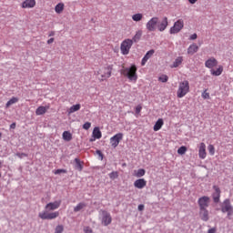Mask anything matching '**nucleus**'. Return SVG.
Segmentation results:
<instances>
[{"label":"nucleus","mask_w":233,"mask_h":233,"mask_svg":"<svg viewBox=\"0 0 233 233\" xmlns=\"http://www.w3.org/2000/svg\"><path fill=\"white\" fill-rule=\"evenodd\" d=\"M38 217L41 219H56V218H59V212L56 211L48 213V211H43L38 214Z\"/></svg>","instance_id":"nucleus-9"},{"label":"nucleus","mask_w":233,"mask_h":233,"mask_svg":"<svg viewBox=\"0 0 233 233\" xmlns=\"http://www.w3.org/2000/svg\"><path fill=\"white\" fill-rule=\"evenodd\" d=\"M133 45L134 44L132 39L124 40L120 46L121 54L123 56H128V54H130V49L132 48Z\"/></svg>","instance_id":"nucleus-4"},{"label":"nucleus","mask_w":233,"mask_h":233,"mask_svg":"<svg viewBox=\"0 0 233 233\" xmlns=\"http://www.w3.org/2000/svg\"><path fill=\"white\" fill-rule=\"evenodd\" d=\"M84 232L85 233H94V231L92 230V228L90 227L84 228Z\"/></svg>","instance_id":"nucleus-45"},{"label":"nucleus","mask_w":233,"mask_h":233,"mask_svg":"<svg viewBox=\"0 0 233 233\" xmlns=\"http://www.w3.org/2000/svg\"><path fill=\"white\" fill-rule=\"evenodd\" d=\"M19 101V98L13 96L11 99H9L7 101V103L5 104V108H10V106H12V105H15V103H17Z\"/></svg>","instance_id":"nucleus-28"},{"label":"nucleus","mask_w":233,"mask_h":233,"mask_svg":"<svg viewBox=\"0 0 233 233\" xmlns=\"http://www.w3.org/2000/svg\"><path fill=\"white\" fill-rule=\"evenodd\" d=\"M214 192L211 194V198L215 205H218L221 201V189L218 186H213Z\"/></svg>","instance_id":"nucleus-8"},{"label":"nucleus","mask_w":233,"mask_h":233,"mask_svg":"<svg viewBox=\"0 0 233 233\" xmlns=\"http://www.w3.org/2000/svg\"><path fill=\"white\" fill-rule=\"evenodd\" d=\"M168 26V18L167 16L163 17L162 20H157V28L158 32H165Z\"/></svg>","instance_id":"nucleus-13"},{"label":"nucleus","mask_w":233,"mask_h":233,"mask_svg":"<svg viewBox=\"0 0 233 233\" xmlns=\"http://www.w3.org/2000/svg\"><path fill=\"white\" fill-rule=\"evenodd\" d=\"M56 175H59V174H66V169H56L55 171Z\"/></svg>","instance_id":"nucleus-44"},{"label":"nucleus","mask_w":233,"mask_h":233,"mask_svg":"<svg viewBox=\"0 0 233 233\" xmlns=\"http://www.w3.org/2000/svg\"><path fill=\"white\" fill-rule=\"evenodd\" d=\"M141 35H143V31L141 30L137 31L136 35L133 36V39H131V41H133V43H139V40L141 39Z\"/></svg>","instance_id":"nucleus-27"},{"label":"nucleus","mask_w":233,"mask_h":233,"mask_svg":"<svg viewBox=\"0 0 233 233\" xmlns=\"http://www.w3.org/2000/svg\"><path fill=\"white\" fill-rule=\"evenodd\" d=\"M114 68L113 65H109L103 68V70L98 71V75H101L100 81H105L106 79H108L112 76V70Z\"/></svg>","instance_id":"nucleus-5"},{"label":"nucleus","mask_w":233,"mask_h":233,"mask_svg":"<svg viewBox=\"0 0 233 233\" xmlns=\"http://www.w3.org/2000/svg\"><path fill=\"white\" fill-rule=\"evenodd\" d=\"M1 176H2V175H1V173H0V177H1Z\"/></svg>","instance_id":"nucleus-58"},{"label":"nucleus","mask_w":233,"mask_h":233,"mask_svg":"<svg viewBox=\"0 0 233 233\" xmlns=\"http://www.w3.org/2000/svg\"><path fill=\"white\" fill-rule=\"evenodd\" d=\"M141 110H143V107L141 106H137L136 107V114H140L141 113Z\"/></svg>","instance_id":"nucleus-46"},{"label":"nucleus","mask_w":233,"mask_h":233,"mask_svg":"<svg viewBox=\"0 0 233 233\" xmlns=\"http://www.w3.org/2000/svg\"><path fill=\"white\" fill-rule=\"evenodd\" d=\"M190 39L194 41V39H198V34H193L190 35Z\"/></svg>","instance_id":"nucleus-48"},{"label":"nucleus","mask_w":233,"mask_h":233,"mask_svg":"<svg viewBox=\"0 0 233 233\" xmlns=\"http://www.w3.org/2000/svg\"><path fill=\"white\" fill-rule=\"evenodd\" d=\"M147 187V180L145 178H138L134 182V187L138 188L139 190Z\"/></svg>","instance_id":"nucleus-15"},{"label":"nucleus","mask_w":233,"mask_h":233,"mask_svg":"<svg viewBox=\"0 0 233 233\" xmlns=\"http://www.w3.org/2000/svg\"><path fill=\"white\" fill-rule=\"evenodd\" d=\"M158 17H152L146 25V28L148 32H156V26L157 27Z\"/></svg>","instance_id":"nucleus-10"},{"label":"nucleus","mask_w":233,"mask_h":233,"mask_svg":"<svg viewBox=\"0 0 233 233\" xmlns=\"http://www.w3.org/2000/svg\"><path fill=\"white\" fill-rule=\"evenodd\" d=\"M2 134L0 133V137H1Z\"/></svg>","instance_id":"nucleus-57"},{"label":"nucleus","mask_w":233,"mask_h":233,"mask_svg":"<svg viewBox=\"0 0 233 233\" xmlns=\"http://www.w3.org/2000/svg\"><path fill=\"white\" fill-rule=\"evenodd\" d=\"M177 154H179L180 156H183V155L187 154V147L181 146V147L177 149Z\"/></svg>","instance_id":"nucleus-36"},{"label":"nucleus","mask_w":233,"mask_h":233,"mask_svg":"<svg viewBox=\"0 0 233 233\" xmlns=\"http://www.w3.org/2000/svg\"><path fill=\"white\" fill-rule=\"evenodd\" d=\"M158 81H160L161 83H167V81H168V76L167 75H161L158 77Z\"/></svg>","instance_id":"nucleus-37"},{"label":"nucleus","mask_w":233,"mask_h":233,"mask_svg":"<svg viewBox=\"0 0 233 233\" xmlns=\"http://www.w3.org/2000/svg\"><path fill=\"white\" fill-rule=\"evenodd\" d=\"M198 205L199 207V209H204L209 207L210 205V198L208 196H203L198 198Z\"/></svg>","instance_id":"nucleus-12"},{"label":"nucleus","mask_w":233,"mask_h":233,"mask_svg":"<svg viewBox=\"0 0 233 233\" xmlns=\"http://www.w3.org/2000/svg\"><path fill=\"white\" fill-rule=\"evenodd\" d=\"M208 150L210 156H214V154H216V149L214 148V146H212V145H209L208 147Z\"/></svg>","instance_id":"nucleus-39"},{"label":"nucleus","mask_w":233,"mask_h":233,"mask_svg":"<svg viewBox=\"0 0 233 233\" xmlns=\"http://www.w3.org/2000/svg\"><path fill=\"white\" fill-rule=\"evenodd\" d=\"M183 63V56H177L173 64L170 66V68H177V66H180Z\"/></svg>","instance_id":"nucleus-23"},{"label":"nucleus","mask_w":233,"mask_h":233,"mask_svg":"<svg viewBox=\"0 0 233 233\" xmlns=\"http://www.w3.org/2000/svg\"><path fill=\"white\" fill-rule=\"evenodd\" d=\"M199 218L202 221H208L210 219V217L208 215V209L204 208V209H199Z\"/></svg>","instance_id":"nucleus-18"},{"label":"nucleus","mask_w":233,"mask_h":233,"mask_svg":"<svg viewBox=\"0 0 233 233\" xmlns=\"http://www.w3.org/2000/svg\"><path fill=\"white\" fill-rule=\"evenodd\" d=\"M92 136L95 139H101V137H103V134L101 133V130L98 127L93 129Z\"/></svg>","instance_id":"nucleus-22"},{"label":"nucleus","mask_w":233,"mask_h":233,"mask_svg":"<svg viewBox=\"0 0 233 233\" xmlns=\"http://www.w3.org/2000/svg\"><path fill=\"white\" fill-rule=\"evenodd\" d=\"M83 208H86V203L80 202L76 205V207L74 208V212H81Z\"/></svg>","instance_id":"nucleus-29"},{"label":"nucleus","mask_w":233,"mask_h":233,"mask_svg":"<svg viewBox=\"0 0 233 233\" xmlns=\"http://www.w3.org/2000/svg\"><path fill=\"white\" fill-rule=\"evenodd\" d=\"M198 156L200 159H205V157H207V146L203 142L200 143Z\"/></svg>","instance_id":"nucleus-17"},{"label":"nucleus","mask_w":233,"mask_h":233,"mask_svg":"<svg viewBox=\"0 0 233 233\" xmlns=\"http://www.w3.org/2000/svg\"><path fill=\"white\" fill-rule=\"evenodd\" d=\"M154 54H156V51L154 49H150L149 51H147L146 53V55L144 56V57L142 58L141 66H145V65H147V62L148 61V59H150V57H152V56H154Z\"/></svg>","instance_id":"nucleus-16"},{"label":"nucleus","mask_w":233,"mask_h":233,"mask_svg":"<svg viewBox=\"0 0 233 233\" xmlns=\"http://www.w3.org/2000/svg\"><path fill=\"white\" fill-rule=\"evenodd\" d=\"M10 128H12L13 130L15 128V123H12L11 125H10Z\"/></svg>","instance_id":"nucleus-53"},{"label":"nucleus","mask_w":233,"mask_h":233,"mask_svg":"<svg viewBox=\"0 0 233 233\" xmlns=\"http://www.w3.org/2000/svg\"><path fill=\"white\" fill-rule=\"evenodd\" d=\"M79 110H81V104H76L69 108L68 114H74V112H77Z\"/></svg>","instance_id":"nucleus-30"},{"label":"nucleus","mask_w":233,"mask_h":233,"mask_svg":"<svg viewBox=\"0 0 233 233\" xmlns=\"http://www.w3.org/2000/svg\"><path fill=\"white\" fill-rule=\"evenodd\" d=\"M210 72L212 76H221V74H223V66H218L217 70L211 69Z\"/></svg>","instance_id":"nucleus-32"},{"label":"nucleus","mask_w":233,"mask_h":233,"mask_svg":"<svg viewBox=\"0 0 233 233\" xmlns=\"http://www.w3.org/2000/svg\"><path fill=\"white\" fill-rule=\"evenodd\" d=\"M121 141H123V133H117L110 138V145L113 148H116Z\"/></svg>","instance_id":"nucleus-11"},{"label":"nucleus","mask_w":233,"mask_h":233,"mask_svg":"<svg viewBox=\"0 0 233 233\" xmlns=\"http://www.w3.org/2000/svg\"><path fill=\"white\" fill-rule=\"evenodd\" d=\"M3 167V162L0 160V168Z\"/></svg>","instance_id":"nucleus-55"},{"label":"nucleus","mask_w":233,"mask_h":233,"mask_svg":"<svg viewBox=\"0 0 233 233\" xmlns=\"http://www.w3.org/2000/svg\"><path fill=\"white\" fill-rule=\"evenodd\" d=\"M22 156H26V154L23 153Z\"/></svg>","instance_id":"nucleus-56"},{"label":"nucleus","mask_w":233,"mask_h":233,"mask_svg":"<svg viewBox=\"0 0 233 233\" xmlns=\"http://www.w3.org/2000/svg\"><path fill=\"white\" fill-rule=\"evenodd\" d=\"M133 21H136L137 23L141 21L143 19V14L137 13L132 15Z\"/></svg>","instance_id":"nucleus-35"},{"label":"nucleus","mask_w":233,"mask_h":233,"mask_svg":"<svg viewBox=\"0 0 233 233\" xmlns=\"http://www.w3.org/2000/svg\"><path fill=\"white\" fill-rule=\"evenodd\" d=\"M188 3H190V5H196V3H198V0H188Z\"/></svg>","instance_id":"nucleus-50"},{"label":"nucleus","mask_w":233,"mask_h":233,"mask_svg":"<svg viewBox=\"0 0 233 233\" xmlns=\"http://www.w3.org/2000/svg\"><path fill=\"white\" fill-rule=\"evenodd\" d=\"M222 214H227L228 219H232L233 216V206L232 203H230L229 198H226L220 208Z\"/></svg>","instance_id":"nucleus-3"},{"label":"nucleus","mask_w":233,"mask_h":233,"mask_svg":"<svg viewBox=\"0 0 233 233\" xmlns=\"http://www.w3.org/2000/svg\"><path fill=\"white\" fill-rule=\"evenodd\" d=\"M63 10H65V4L63 3L57 4L55 7V12H56V14H61Z\"/></svg>","instance_id":"nucleus-34"},{"label":"nucleus","mask_w":233,"mask_h":233,"mask_svg":"<svg viewBox=\"0 0 233 233\" xmlns=\"http://www.w3.org/2000/svg\"><path fill=\"white\" fill-rule=\"evenodd\" d=\"M205 66L207 68H211L212 70L214 66H218V60H216L214 57H211L205 62Z\"/></svg>","instance_id":"nucleus-19"},{"label":"nucleus","mask_w":233,"mask_h":233,"mask_svg":"<svg viewBox=\"0 0 233 233\" xmlns=\"http://www.w3.org/2000/svg\"><path fill=\"white\" fill-rule=\"evenodd\" d=\"M208 233H216V228H209Z\"/></svg>","instance_id":"nucleus-49"},{"label":"nucleus","mask_w":233,"mask_h":233,"mask_svg":"<svg viewBox=\"0 0 233 233\" xmlns=\"http://www.w3.org/2000/svg\"><path fill=\"white\" fill-rule=\"evenodd\" d=\"M96 154L98 156V159H100V161H103V158L105 157V156L103 155V152H101V150L97 149L96 151Z\"/></svg>","instance_id":"nucleus-40"},{"label":"nucleus","mask_w":233,"mask_h":233,"mask_svg":"<svg viewBox=\"0 0 233 233\" xmlns=\"http://www.w3.org/2000/svg\"><path fill=\"white\" fill-rule=\"evenodd\" d=\"M46 110H48V106L46 107V106H40L36 108L35 115L43 116L44 114H46Z\"/></svg>","instance_id":"nucleus-26"},{"label":"nucleus","mask_w":233,"mask_h":233,"mask_svg":"<svg viewBox=\"0 0 233 233\" xmlns=\"http://www.w3.org/2000/svg\"><path fill=\"white\" fill-rule=\"evenodd\" d=\"M165 124V122H163V118H159L156 124L154 125L153 130L155 132H157L159 130H161L163 125Z\"/></svg>","instance_id":"nucleus-24"},{"label":"nucleus","mask_w":233,"mask_h":233,"mask_svg":"<svg viewBox=\"0 0 233 233\" xmlns=\"http://www.w3.org/2000/svg\"><path fill=\"white\" fill-rule=\"evenodd\" d=\"M65 227H63V225H58L55 229V233H63Z\"/></svg>","instance_id":"nucleus-38"},{"label":"nucleus","mask_w":233,"mask_h":233,"mask_svg":"<svg viewBox=\"0 0 233 233\" xmlns=\"http://www.w3.org/2000/svg\"><path fill=\"white\" fill-rule=\"evenodd\" d=\"M120 74L125 77H127L129 81L136 83L137 81V67L136 65H132L129 67H123Z\"/></svg>","instance_id":"nucleus-1"},{"label":"nucleus","mask_w":233,"mask_h":233,"mask_svg":"<svg viewBox=\"0 0 233 233\" xmlns=\"http://www.w3.org/2000/svg\"><path fill=\"white\" fill-rule=\"evenodd\" d=\"M198 50H199V46H198L197 44H192L187 48V54L189 56H194V54H196V52H198Z\"/></svg>","instance_id":"nucleus-21"},{"label":"nucleus","mask_w":233,"mask_h":233,"mask_svg":"<svg viewBox=\"0 0 233 233\" xmlns=\"http://www.w3.org/2000/svg\"><path fill=\"white\" fill-rule=\"evenodd\" d=\"M138 210L139 212H143V210H145V205L143 204L138 205Z\"/></svg>","instance_id":"nucleus-47"},{"label":"nucleus","mask_w":233,"mask_h":233,"mask_svg":"<svg viewBox=\"0 0 233 233\" xmlns=\"http://www.w3.org/2000/svg\"><path fill=\"white\" fill-rule=\"evenodd\" d=\"M202 97H203V99H210V94L207 93V90H205L202 93Z\"/></svg>","instance_id":"nucleus-43"},{"label":"nucleus","mask_w":233,"mask_h":233,"mask_svg":"<svg viewBox=\"0 0 233 233\" xmlns=\"http://www.w3.org/2000/svg\"><path fill=\"white\" fill-rule=\"evenodd\" d=\"M35 0H25L22 3V8H34Z\"/></svg>","instance_id":"nucleus-20"},{"label":"nucleus","mask_w":233,"mask_h":233,"mask_svg":"<svg viewBox=\"0 0 233 233\" xmlns=\"http://www.w3.org/2000/svg\"><path fill=\"white\" fill-rule=\"evenodd\" d=\"M96 138H90V142L92 143V141H96Z\"/></svg>","instance_id":"nucleus-54"},{"label":"nucleus","mask_w":233,"mask_h":233,"mask_svg":"<svg viewBox=\"0 0 233 233\" xmlns=\"http://www.w3.org/2000/svg\"><path fill=\"white\" fill-rule=\"evenodd\" d=\"M101 224L104 227H108L112 223V215L106 210H101Z\"/></svg>","instance_id":"nucleus-6"},{"label":"nucleus","mask_w":233,"mask_h":233,"mask_svg":"<svg viewBox=\"0 0 233 233\" xmlns=\"http://www.w3.org/2000/svg\"><path fill=\"white\" fill-rule=\"evenodd\" d=\"M117 177H118V175H117V172H111L110 174H109V177H110V179H117Z\"/></svg>","instance_id":"nucleus-42"},{"label":"nucleus","mask_w":233,"mask_h":233,"mask_svg":"<svg viewBox=\"0 0 233 233\" xmlns=\"http://www.w3.org/2000/svg\"><path fill=\"white\" fill-rule=\"evenodd\" d=\"M59 207H61V200H56L46 204L45 208L47 212H50L52 210H57Z\"/></svg>","instance_id":"nucleus-14"},{"label":"nucleus","mask_w":233,"mask_h":233,"mask_svg":"<svg viewBox=\"0 0 233 233\" xmlns=\"http://www.w3.org/2000/svg\"><path fill=\"white\" fill-rule=\"evenodd\" d=\"M48 35L49 37H54V35H56V32L51 31Z\"/></svg>","instance_id":"nucleus-52"},{"label":"nucleus","mask_w":233,"mask_h":233,"mask_svg":"<svg viewBox=\"0 0 233 233\" xmlns=\"http://www.w3.org/2000/svg\"><path fill=\"white\" fill-rule=\"evenodd\" d=\"M185 26V23L183 20L179 19L177 22L174 23L173 26L169 30V34H179L180 30H183V27Z\"/></svg>","instance_id":"nucleus-7"},{"label":"nucleus","mask_w":233,"mask_h":233,"mask_svg":"<svg viewBox=\"0 0 233 233\" xmlns=\"http://www.w3.org/2000/svg\"><path fill=\"white\" fill-rule=\"evenodd\" d=\"M147 174V170L144 168H139L138 170H135V177H143Z\"/></svg>","instance_id":"nucleus-33"},{"label":"nucleus","mask_w":233,"mask_h":233,"mask_svg":"<svg viewBox=\"0 0 233 233\" xmlns=\"http://www.w3.org/2000/svg\"><path fill=\"white\" fill-rule=\"evenodd\" d=\"M52 43H54L53 37L47 40V45H52Z\"/></svg>","instance_id":"nucleus-51"},{"label":"nucleus","mask_w":233,"mask_h":233,"mask_svg":"<svg viewBox=\"0 0 233 233\" xmlns=\"http://www.w3.org/2000/svg\"><path fill=\"white\" fill-rule=\"evenodd\" d=\"M188 92H190V83L188 82V80H184L178 85L177 97L181 99L182 97H185L188 94Z\"/></svg>","instance_id":"nucleus-2"},{"label":"nucleus","mask_w":233,"mask_h":233,"mask_svg":"<svg viewBox=\"0 0 233 233\" xmlns=\"http://www.w3.org/2000/svg\"><path fill=\"white\" fill-rule=\"evenodd\" d=\"M62 137L64 141H72V133H70V131H64Z\"/></svg>","instance_id":"nucleus-31"},{"label":"nucleus","mask_w":233,"mask_h":233,"mask_svg":"<svg viewBox=\"0 0 233 233\" xmlns=\"http://www.w3.org/2000/svg\"><path fill=\"white\" fill-rule=\"evenodd\" d=\"M75 170H78V172L83 171V162L78 157L75 158Z\"/></svg>","instance_id":"nucleus-25"},{"label":"nucleus","mask_w":233,"mask_h":233,"mask_svg":"<svg viewBox=\"0 0 233 233\" xmlns=\"http://www.w3.org/2000/svg\"><path fill=\"white\" fill-rule=\"evenodd\" d=\"M90 127H92V123H90V122H86V123L83 125L82 128H84V130H89V129H90Z\"/></svg>","instance_id":"nucleus-41"}]
</instances>
